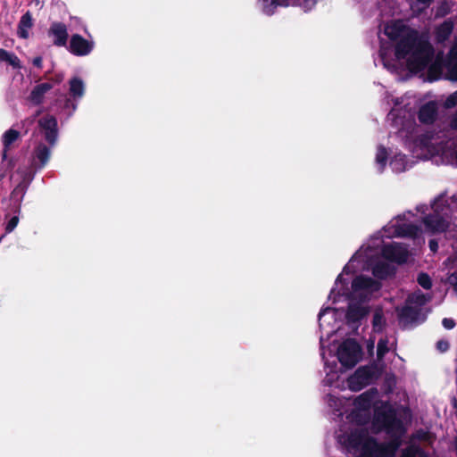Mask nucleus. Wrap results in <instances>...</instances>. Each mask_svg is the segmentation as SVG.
<instances>
[{
    "label": "nucleus",
    "instance_id": "12",
    "mask_svg": "<svg viewBox=\"0 0 457 457\" xmlns=\"http://www.w3.org/2000/svg\"><path fill=\"white\" fill-rule=\"evenodd\" d=\"M39 127L44 133L46 140L50 145H54L57 139V121L53 116L47 115L39 120Z\"/></svg>",
    "mask_w": 457,
    "mask_h": 457
},
{
    "label": "nucleus",
    "instance_id": "24",
    "mask_svg": "<svg viewBox=\"0 0 457 457\" xmlns=\"http://www.w3.org/2000/svg\"><path fill=\"white\" fill-rule=\"evenodd\" d=\"M404 26L399 25V24H393L390 26H386L385 29V34L391 39V40H399L404 34Z\"/></svg>",
    "mask_w": 457,
    "mask_h": 457
},
{
    "label": "nucleus",
    "instance_id": "27",
    "mask_svg": "<svg viewBox=\"0 0 457 457\" xmlns=\"http://www.w3.org/2000/svg\"><path fill=\"white\" fill-rule=\"evenodd\" d=\"M400 457H428L427 453L418 446H408L403 452Z\"/></svg>",
    "mask_w": 457,
    "mask_h": 457
},
{
    "label": "nucleus",
    "instance_id": "13",
    "mask_svg": "<svg viewBox=\"0 0 457 457\" xmlns=\"http://www.w3.org/2000/svg\"><path fill=\"white\" fill-rule=\"evenodd\" d=\"M369 438H370V436H369L366 430L355 429L347 436V446L361 454Z\"/></svg>",
    "mask_w": 457,
    "mask_h": 457
},
{
    "label": "nucleus",
    "instance_id": "4",
    "mask_svg": "<svg viewBox=\"0 0 457 457\" xmlns=\"http://www.w3.org/2000/svg\"><path fill=\"white\" fill-rule=\"evenodd\" d=\"M400 445L399 436H395L386 443H378L375 437L370 436L366 441L360 457H395Z\"/></svg>",
    "mask_w": 457,
    "mask_h": 457
},
{
    "label": "nucleus",
    "instance_id": "8",
    "mask_svg": "<svg viewBox=\"0 0 457 457\" xmlns=\"http://www.w3.org/2000/svg\"><path fill=\"white\" fill-rule=\"evenodd\" d=\"M382 287L380 281L370 277L359 275L353 278L352 282V289L353 292L365 291L369 294L378 292Z\"/></svg>",
    "mask_w": 457,
    "mask_h": 457
},
{
    "label": "nucleus",
    "instance_id": "38",
    "mask_svg": "<svg viewBox=\"0 0 457 457\" xmlns=\"http://www.w3.org/2000/svg\"><path fill=\"white\" fill-rule=\"evenodd\" d=\"M442 325L446 329H453L456 326V322L453 319L444 318L442 320Z\"/></svg>",
    "mask_w": 457,
    "mask_h": 457
},
{
    "label": "nucleus",
    "instance_id": "34",
    "mask_svg": "<svg viewBox=\"0 0 457 457\" xmlns=\"http://www.w3.org/2000/svg\"><path fill=\"white\" fill-rule=\"evenodd\" d=\"M446 78L452 81H457V62L448 63Z\"/></svg>",
    "mask_w": 457,
    "mask_h": 457
},
{
    "label": "nucleus",
    "instance_id": "32",
    "mask_svg": "<svg viewBox=\"0 0 457 457\" xmlns=\"http://www.w3.org/2000/svg\"><path fill=\"white\" fill-rule=\"evenodd\" d=\"M418 284L426 290L432 287V280L428 273L420 272L417 278Z\"/></svg>",
    "mask_w": 457,
    "mask_h": 457
},
{
    "label": "nucleus",
    "instance_id": "15",
    "mask_svg": "<svg viewBox=\"0 0 457 457\" xmlns=\"http://www.w3.org/2000/svg\"><path fill=\"white\" fill-rule=\"evenodd\" d=\"M377 395V388L372 387L358 395L353 401V405L357 410L369 411L371 408Z\"/></svg>",
    "mask_w": 457,
    "mask_h": 457
},
{
    "label": "nucleus",
    "instance_id": "25",
    "mask_svg": "<svg viewBox=\"0 0 457 457\" xmlns=\"http://www.w3.org/2000/svg\"><path fill=\"white\" fill-rule=\"evenodd\" d=\"M50 150L43 144H39L35 150V159L39 162V167H43L49 160Z\"/></svg>",
    "mask_w": 457,
    "mask_h": 457
},
{
    "label": "nucleus",
    "instance_id": "39",
    "mask_svg": "<svg viewBox=\"0 0 457 457\" xmlns=\"http://www.w3.org/2000/svg\"><path fill=\"white\" fill-rule=\"evenodd\" d=\"M449 342L446 340L442 339L436 342V348L442 353L446 352L449 349Z\"/></svg>",
    "mask_w": 457,
    "mask_h": 457
},
{
    "label": "nucleus",
    "instance_id": "2",
    "mask_svg": "<svg viewBox=\"0 0 457 457\" xmlns=\"http://www.w3.org/2000/svg\"><path fill=\"white\" fill-rule=\"evenodd\" d=\"M396 59H407V67L411 72L424 71L434 57V48L429 41L416 29H410L397 41L395 47Z\"/></svg>",
    "mask_w": 457,
    "mask_h": 457
},
{
    "label": "nucleus",
    "instance_id": "35",
    "mask_svg": "<svg viewBox=\"0 0 457 457\" xmlns=\"http://www.w3.org/2000/svg\"><path fill=\"white\" fill-rule=\"evenodd\" d=\"M403 235L408 237H415L418 232V227L414 224H404L402 228Z\"/></svg>",
    "mask_w": 457,
    "mask_h": 457
},
{
    "label": "nucleus",
    "instance_id": "30",
    "mask_svg": "<svg viewBox=\"0 0 457 457\" xmlns=\"http://www.w3.org/2000/svg\"><path fill=\"white\" fill-rule=\"evenodd\" d=\"M385 318L381 310H376L372 318V326L374 330L379 331L385 325Z\"/></svg>",
    "mask_w": 457,
    "mask_h": 457
},
{
    "label": "nucleus",
    "instance_id": "1",
    "mask_svg": "<svg viewBox=\"0 0 457 457\" xmlns=\"http://www.w3.org/2000/svg\"><path fill=\"white\" fill-rule=\"evenodd\" d=\"M396 59H407V67L411 72L424 71L434 57V48L429 41L416 29H410L397 41L395 47Z\"/></svg>",
    "mask_w": 457,
    "mask_h": 457
},
{
    "label": "nucleus",
    "instance_id": "19",
    "mask_svg": "<svg viewBox=\"0 0 457 457\" xmlns=\"http://www.w3.org/2000/svg\"><path fill=\"white\" fill-rule=\"evenodd\" d=\"M33 25L32 17L29 12H26L21 16L19 26H18V35L22 38L29 37V31Z\"/></svg>",
    "mask_w": 457,
    "mask_h": 457
},
{
    "label": "nucleus",
    "instance_id": "10",
    "mask_svg": "<svg viewBox=\"0 0 457 457\" xmlns=\"http://www.w3.org/2000/svg\"><path fill=\"white\" fill-rule=\"evenodd\" d=\"M423 223L432 233H442L449 228V222L437 212L426 215L423 218Z\"/></svg>",
    "mask_w": 457,
    "mask_h": 457
},
{
    "label": "nucleus",
    "instance_id": "5",
    "mask_svg": "<svg viewBox=\"0 0 457 457\" xmlns=\"http://www.w3.org/2000/svg\"><path fill=\"white\" fill-rule=\"evenodd\" d=\"M378 377L379 372L376 365L360 366L354 373L348 378V386L350 390L358 392L373 383Z\"/></svg>",
    "mask_w": 457,
    "mask_h": 457
},
{
    "label": "nucleus",
    "instance_id": "33",
    "mask_svg": "<svg viewBox=\"0 0 457 457\" xmlns=\"http://www.w3.org/2000/svg\"><path fill=\"white\" fill-rule=\"evenodd\" d=\"M318 0H294V6H300L304 11L311 10Z\"/></svg>",
    "mask_w": 457,
    "mask_h": 457
},
{
    "label": "nucleus",
    "instance_id": "16",
    "mask_svg": "<svg viewBox=\"0 0 457 457\" xmlns=\"http://www.w3.org/2000/svg\"><path fill=\"white\" fill-rule=\"evenodd\" d=\"M420 314L421 307L406 304L399 311L398 316L401 322L409 325L417 322Z\"/></svg>",
    "mask_w": 457,
    "mask_h": 457
},
{
    "label": "nucleus",
    "instance_id": "44",
    "mask_svg": "<svg viewBox=\"0 0 457 457\" xmlns=\"http://www.w3.org/2000/svg\"><path fill=\"white\" fill-rule=\"evenodd\" d=\"M450 126L453 129H457V112L453 116L450 121Z\"/></svg>",
    "mask_w": 457,
    "mask_h": 457
},
{
    "label": "nucleus",
    "instance_id": "7",
    "mask_svg": "<svg viewBox=\"0 0 457 457\" xmlns=\"http://www.w3.org/2000/svg\"><path fill=\"white\" fill-rule=\"evenodd\" d=\"M381 253L385 259L397 264L405 263L409 257L407 248L395 242L385 245L382 247Z\"/></svg>",
    "mask_w": 457,
    "mask_h": 457
},
{
    "label": "nucleus",
    "instance_id": "48",
    "mask_svg": "<svg viewBox=\"0 0 457 457\" xmlns=\"http://www.w3.org/2000/svg\"><path fill=\"white\" fill-rule=\"evenodd\" d=\"M439 69L436 67L435 65H431L428 69V73L431 75L434 71H438Z\"/></svg>",
    "mask_w": 457,
    "mask_h": 457
},
{
    "label": "nucleus",
    "instance_id": "22",
    "mask_svg": "<svg viewBox=\"0 0 457 457\" xmlns=\"http://www.w3.org/2000/svg\"><path fill=\"white\" fill-rule=\"evenodd\" d=\"M52 88L50 83H42L34 87L30 94V99L35 104H39L42 101L44 95Z\"/></svg>",
    "mask_w": 457,
    "mask_h": 457
},
{
    "label": "nucleus",
    "instance_id": "41",
    "mask_svg": "<svg viewBox=\"0 0 457 457\" xmlns=\"http://www.w3.org/2000/svg\"><path fill=\"white\" fill-rule=\"evenodd\" d=\"M18 195H20V199L24 195V187L21 186H18L12 193V197H16Z\"/></svg>",
    "mask_w": 457,
    "mask_h": 457
},
{
    "label": "nucleus",
    "instance_id": "50",
    "mask_svg": "<svg viewBox=\"0 0 457 457\" xmlns=\"http://www.w3.org/2000/svg\"><path fill=\"white\" fill-rule=\"evenodd\" d=\"M340 278H341V275H338L337 281L339 280Z\"/></svg>",
    "mask_w": 457,
    "mask_h": 457
},
{
    "label": "nucleus",
    "instance_id": "28",
    "mask_svg": "<svg viewBox=\"0 0 457 457\" xmlns=\"http://www.w3.org/2000/svg\"><path fill=\"white\" fill-rule=\"evenodd\" d=\"M20 133L14 129L7 130L3 136V143L5 151L9 149L12 145L19 138Z\"/></svg>",
    "mask_w": 457,
    "mask_h": 457
},
{
    "label": "nucleus",
    "instance_id": "17",
    "mask_svg": "<svg viewBox=\"0 0 457 457\" xmlns=\"http://www.w3.org/2000/svg\"><path fill=\"white\" fill-rule=\"evenodd\" d=\"M436 108L431 102L423 104L418 112L419 120L424 124H432L436 119Z\"/></svg>",
    "mask_w": 457,
    "mask_h": 457
},
{
    "label": "nucleus",
    "instance_id": "29",
    "mask_svg": "<svg viewBox=\"0 0 457 457\" xmlns=\"http://www.w3.org/2000/svg\"><path fill=\"white\" fill-rule=\"evenodd\" d=\"M387 151L383 145H379L376 154V162L380 165V170H383L387 162Z\"/></svg>",
    "mask_w": 457,
    "mask_h": 457
},
{
    "label": "nucleus",
    "instance_id": "52",
    "mask_svg": "<svg viewBox=\"0 0 457 457\" xmlns=\"http://www.w3.org/2000/svg\"><path fill=\"white\" fill-rule=\"evenodd\" d=\"M347 266H345L344 271L346 272Z\"/></svg>",
    "mask_w": 457,
    "mask_h": 457
},
{
    "label": "nucleus",
    "instance_id": "31",
    "mask_svg": "<svg viewBox=\"0 0 457 457\" xmlns=\"http://www.w3.org/2000/svg\"><path fill=\"white\" fill-rule=\"evenodd\" d=\"M388 341L385 338H380L377 345V359L381 361L386 353H388L389 348L387 346Z\"/></svg>",
    "mask_w": 457,
    "mask_h": 457
},
{
    "label": "nucleus",
    "instance_id": "11",
    "mask_svg": "<svg viewBox=\"0 0 457 457\" xmlns=\"http://www.w3.org/2000/svg\"><path fill=\"white\" fill-rule=\"evenodd\" d=\"M370 312V308L362 306L359 303H349L345 312V320L348 325H357Z\"/></svg>",
    "mask_w": 457,
    "mask_h": 457
},
{
    "label": "nucleus",
    "instance_id": "36",
    "mask_svg": "<svg viewBox=\"0 0 457 457\" xmlns=\"http://www.w3.org/2000/svg\"><path fill=\"white\" fill-rule=\"evenodd\" d=\"M445 105L446 108H453L457 105V90L451 94L445 102Z\"/></svg>",
    "mask_w": 457,
    "mask_h": 457
},
{
    "label": "nucleus",
    "instance_id": "6",
    "mask_svg": "<svg viewBox=\"0 0 457 457\" xmlns=\"http://www.w3.org/2000/svg\"><path fill=\"white\" fill-rule=\"evenodd\" d=\"M361 347L354 338H347L337 349V359L346 369L353 368L359 361Z\"/></svg>",
    "mask_w": 457,
    "mask_h": 457
},
{
    "label": "nucleus",
    "instance_id": "47",
    "mask_svg": "<svg viewBox=\"0 0 457 457\" xmlns=\"http://www.w3.org/2000/svg\"><path fill=\"white\" fill-rule=\"evenodd\" d=\"M434 0H417L418 3L429 6Z\"/></svg>",
    "mask_w": 457,
    "mask_h": 457
},
{
    "label": "nucleus",
    "instance_id": "20",
    "mask_svg": "<svg viewBox=\"0 0 457 457\" xmlns=\"http://www.w3.org/2000/svg\"><path fill=\"white\" fill-rule=\"evenodd\" d=\"M70 94L74 99L81 98L85 93V84L83 80L78 77H74L70 80Z\"/></svg>",
    "mask_w": 457,
    "mask_h": 457
},
{
    "label": "nucleus",
    "instance_id": "49",
    "mask_svg": "<svg viewBox=\"0 0 457 457\" xmlns=\"http://www.w3.org/2000/svg\"><path fill=\"white\" fill-rule=\"evenodd\" d=\"M412 299H411L410 297L407 299V303H412Z\"/></svg>",
    "mask_w": 457,
    "mask_h": 457
},
{
    "label": "nucleus",
    "instance_id": "37",
    "mask_svg": "<svg viewBox=\"0 0 457 457\" xmlns=\"http://www.w3.org/2000/svg\"><path fill=\"white\" fill-rule=\"evenodd\" d=\"M19 218L17 216L12 217L7 223L5 230L7 233L12 232L18 225Z\"/></svg>",
    "mask_w": 457,
    "mask_h": 457
},
{
    "label": "nucleus",
    "instance_id": "40",
    "mask_svg": "<svg viewBox=\"0 0 457 457\" xmlns=\"http://www.w3.org/2000/svg\"><path fill=\"white\" fill-rule=\"evenodd\" d=\"M447 283L453 287L454 292L457 294V278L454 274H450L448 276Z\"/></svg>",
    "mask_w": 457,
    "mask_h": 457
},
{
    "label": "nucleus",
    "instance_id": "42",
    "mask_svg": "<svg viewBox=\"0 0 457 457\" xmlns=\"http://www.w3.org/2000/svg\"><path fill=\"white\" fill-rule=\"evenodd\" d=\"M428 245H429L430 250L433 253H436L438 249V244H437L436 240H435V239L429 240Z\"/></svg>",
    "mask_w": 457,
    "mask_h": 457
},
{
    "label": "nucleus",
    "instance_id": "23",
    "mask_svg": "<svg viewBox=\"0 0 457 457\" xmlns=\"http://www.w3.org/2000/svg\"><path fill=\"white\" fill-rule=\"evenodd\" d=\"M5 62L14 69L21 68L20 59L12 53L0 49V62Z\"/></svg>",
    "mask_w": 457,
    "mask_h": 457
},
{
    "label": "nucleus",
    "instance_id": "3",
    "mask_svg": "<svg viewBox=\"0 0 457 457\" xmlns=\"http://www.w3.org/2000/svg\"><path fill=\"white\" fill-rule=\"evenodd\" d=\"M372 425L378 432L385 431L390 436L403 432V422L397 417L396 410L388 402H382L374 408Z\"/></svg>",
    "mask_w": 457,
    "mask_h": 457
},
{
    "label": "nucleus",
    "instance_id": "46",
    "mask_svg": "<svg viewBox=\"0 0 457 457\" xmlns=\"http://www.w3.org/2000/svg\"><path fill=\"white\" fill-rule=\"evenodd\" d=\"M262 4V12L266 14V6L270 4L272 0H260Z\"/></svg>",
    "mask_w": 457,
    "mask_h": 457
},
{
    "label": "nucleus",
    "instance_id": "18",
    "mask_svg": "<svg viewBox=\"0 0 457 457\" xmlns=\"http://www.w3.org/2000/svg\"><path fill=\"white\" fill-rule=\"evenodd\" d=\"M372 274L378 279H386L395 274V268L387 262H380L372 268Z\"/></svg>",
    "mask_w": 457,
    "mask_h": 457
},
{
    "label": "nucleus",
    "instance_id": "43",
    "mask_svg": "<svg viewBox=\"0 0 457 457\" xmlns=\"http://www.w3.org/2000/svg\"><path fill=\"white\" fill-rule=\"evenodd\" d=\"M414 302L419 303V307L423 305L425 303V296H424V295H420L419 296H417L416 300Z\"/></svg>",
    "mask_w": 457,
    "mask_h": 457
},
{
    "label": "nucleus",
    "instance_id": "26",
    "mask_svg": "<svg viewBox=\"0 0 457 457\" xmlns=\"http://www.w3.org/2000/svg\"><path fill=\"white\" fill-rule=\"evenodd\" d=\"M294 5V0H272L269 5L266 6V15L274 14L278 7H288Z\"/></svg>",
    "mask_w": 457,
    "mask_h": 457
},
{
    "label": "nucleus",
    "instance_id": "14",
    "mask_svg": "<svg viewBox=\"0 0 457 457\" xmlns=\"http://www.w3.org/2000/svg\"><path fill=\"white\" fill-rule=\"evenodd\" d=\"M48 35L52 37L53 43L57 46H64L67 43V28L61 22L53 23L49 29Z\"/></svg>",
    "mask_w": 457,
    "mask_h": 457
},
{
    "label": "nucleus",
    "instance_id": "9",
    "mask_svg": "<svg viewBox=\"0 0 457 457\" xmlns=\"http://www.w3.org/2000/svg\"><path fill=\"white\" fill-rule=\"evenodd\" d=\"M94 48V42L85 39L78 34L71 36L69 50L77 56H85L91 53Z\"/></svg>",
    "mask_w": 457,
    "mask_h": 457
},
{
    "label": "nucleus",
    "instance_id": "21",
    "mask_svg": "<svg viewBox=\"0 0 457 457\" xmlns=\"http://www.w3.org/2000/svg\"><path fill=\"white\" fill-rule=\"evenodd\" d=\"M453 22L451 20L444 21L436 30V37L440 41L446 40L453 30Z\"/></svg>",
    "mask_w": 457,
    "mask_h": 457
},
{
    "label": "nucleus",
    "instance_id": "51",
    "mask_svg": "<svg viewBox=\"0 0 457 457\" xmlns=\"http://www.w3.org/2000/svg\"><path fill=\"white\" fill-rule=\"evenodd\" d=\"M452 274H454L456 276V278H457V271H454Z\"/></svg>",
    "mask_w": 457,
    "mask_h": 457
},
{
    "label": "nucleus",
    "instance_id": "45",
    "mask_svg": "<svg viewBox=\"0 0 457 457\" xmlns=\"http://www.w3.org/2000/svg\"><path fill=\"white\" fill-rule=\"evenodd\" d=\"M33 64L35 66H37V68H41L42 67V58L41 57H36L33 59L32 61Z\"/></svg>",
    "mask_w": 457,
    "mask_h": 457
}]
</instances>
